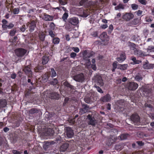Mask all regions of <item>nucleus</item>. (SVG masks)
<instances>
[{
	"label": "nucleus",
	"mask_w": 154,
	"mask_h": 154,
	"mask_svg": "<svg viewBox=\"0 0 154 154\" xmlns=\"http://www.w3.org/2000/svg\"><path fill=\"white\" fill-rule=\"evenodd\" d=\"M68 17V14L67 13L65 12L63 15L62 18L63 20L66 21Z\"/></svg>",
	"instance_id": "49530a36"
},
{
	"label": "nucleus",
	"mask_w": 154,
	"mask_h": 154,
	"mask_svg": "<svg viewBox=\"0 0 154 154\" xmlns=\"http://www.w3.org/2000/svg\"><path fill=\"white\" fill-rule=\"evenodd\" d=\"M72 50L76 53H78L79 51V48L77 47H72Z\"/></svg>",
	"instance_id": "69168bd1"
},
{
	"label": "nucleus",
	"mask_w": 154,
	"mask_h": 154,
	"mask_svg": "<svg viewBox=\"0 0 154 154\" xmlns=\"http://www.w3.org/2000/svg\"><path fill=\"white\" fill-rule=\"evenodd\" d=\"M48 126H39L38 127V129L40 132H42L45 135H52L54 133V130Z\"/></svg>",
	"instance_id": "f257e3e1"
},
{
	"label": "nucleus",
	"mask_w": 154,
	"mask_h": 154,
	"mask_svg": "<svg viewBox=\"0 0 154 154\" xmlns=\"http://www.w3.org/2000/svg\"><path fill=\"white\" fill-rule=\"evenodd\" d=\"M74 79L77 82H82L85 80V78L83 74L81 73L74 76Z\"/></svg>",
	"instance_id": "6e6552de"
},
{
	"label": "nucleus",
	"mask_w": 154,
	"mask_h": 154,
	"mask_svg": "<svg viewBox=\"0 0 154 154\" xmlns=\"http://www.w3.org/2000/svg\"><path fill=\"white\" fill-rule=\"evenodd\" d=\"M55 25L54 23L53 22H51L49 26L50 28L54 30L55 28Z\"/></svg>",
	"instance_id": "0e129e2a"
},
{
	"label": "nucleus",
	"mask_w": 154,
	"mask_h": 154,
	"mask_svg": "<svg viewBox=\"0 0 154 154\" xmlns=\"http://www.w3.org/2000/svg\"><path fill=\"white\" fill-rule=\"evenodd\" d=\"M40 109H37L36 108H33L29 110V113L30 114H37L40 111Z\"/></svg>",
	"instance_id": "f704fd0d"
},
{
	"label": "nucleus",
	"mask_w": 154,
	"mask_h": 154,
	"mask_svg": "<svg viewBox=\"0 0 154 154\" xmlns=\"http://www.w3.org/2000/svg\"><path fill=\"white\" fill-rule=\"evenodd\" d=\"M36 22L35 20H32L30 23H27V26H28L30 32H32L36 27Z\"/></svg>",
	"instance_id": "9b49d317"
},
{
	"label": "nucleus",
	"mask_w": 154,
	"mask_h": 154,
	"mask_svg": "<svg viewBox=\"0 0 154 154\" xmlns=\"http://www.w3.org/2000/svg\"><path fill=\"white\" fill-rule=\"evenodd\" d=\"M131 7L132 9L133 10H136L138 8V5L135 4H132L131 5Z\"/></svg>",
	"instance_id": "13d9d810"
},
{
	"label": "nucleus",
	"mask_w": 154,
	"mask_h": 154,
	"mask_svg": "<svg viewBox=\"0 0 154 154\" xmlns=\"http://www.w3.org/2000/svg\"><path fill=\"white\" fill-rule=\"evenodd\" d=\"M50 76V73H48V72L45 73L42 75L41 76L42 80L44 82H46L48 80Z\"/></svg>",
	"instance_id": "4be33fe9"
},
{
	"label": "nucleus",
	"mask_w": 154,
	"mask_h": 154,
	"mask_svg": "<svg viewBox=\"0 0 154 154\" xmlns=\"http://www.w3.org/2000/svg\"><path fill=\"white\" fill-rule=\"evenodd\" d=\"M140 19L138 18L134 19L130 22L128 24L129 26L136 25L138 24L140 22Z\"/></svg>",
	"instance_id": "b1692460"
},
{
	"label": "nucleus",
	"mask_w": 154,
	"mask_h": 154,
	"mask_svg": "<svg viewBox=\"0 0 154 154\" xmlns=\"http://www.w3.org/2000/svg\"><path fill=\"white\" fill-rule=\"evenodd\" d=\"M69 146V143H64L62 144L60 147V152H64L68 148Z\"/></svg>",
	"instance_id": "412c9836"
},
{
	"label": "nucleus",
	"mask_w": 154,
	"mask_h": 154,
	"mask_svg": "<svg viewBox=\"0 0 154 154\" xmlns=\"http://www.w3.org/2000/svg\"><path fill=\"white\" fill-rule=\"evenodd\" d=\"M114 140L112 138H109L106 142V145L108 146H110L114 142Z\"/></svg>",
	"instance_id": "4c0bfd02"
},
{
	"label": "nucleus",
	"mask_w": 154,
	"mask_h": 154,
	"mask_svg": "<svg viewBox=\"0 0 154 154\" xmlns=\"http://www.w3.org/2000/svg\"><path fill=\"white\" fill-rule=\"evenodd\" d=\"M125 5L119 3L117 6L115 7V9L119 11L121 10H124L125 8Z\"/></svg>",
	"instance_id": "cd10ccee"
},
{
	"label": "nucleus",
	"mask_w": 154,
	"mask_h": 154,
	"mask_svg": "<svg viewBox=\"0 0 154 154\" xmlns=\"http://www.w3.org/2000/svg\"><path fill=\"white\" fill-rule=\"evenodd\" d=\"M138 86V84L134 82H129L127 83V87L128 89L130 90L134 91Z\"/></svg>",
	"instance_id": "423d86ee"
},
{
	"label": "nucleus",
	"mask_w": 154,
	"mask_h": 154,
	"mask_svg": "<svg viewBox=\"0 0 154 154\" xmlns=\"http://www.w3.org/2000/svg\"><path fill=\"white\" fill-rule=\"evenodd\" d=\"M91 35L94 37H96L98 35V32L97 31L93 32L91 33Z\"/></svg>",
	"instance_id": "e2e57ef3"
},
{
	"label": "nucleus",
	"mask_w": 154,
	"mask_h": 154,
	"mask_svg": "<svg viewBox=\"0 0 154 154\" xmlns=\"http://www.w3.org/2000/svg\"><path fill=\"white\" fill-rule=\"evenodd\" d=\"M77 55L76 53L72 52L70 54V57L71 58L74 59Z\"/></svg>",
	"instance_id": "774afa93"
},
{
	"label": "nucleus",
	"mask_w": 154,
	"mask_h": 154,
	"mask_svg": "<svg viewBox=\"0 0 154 154\" xmlns=\"http://www.w3.org/2000/svg\"><path fill=\"white\" fill-rule=\"evenodd\" d=\"M16 32V29H13L11 30L10 32V35L11 36H14Z\"/></svg>",
	"instance_id": "5fc2aeb1"
},
{
	"label": "nucleus",
	"mask_w": 154,
	"mask_h": 154,
	"mask_svg": "<svg viewBox=\"0 0 154 154\" xmlns=\"http://www.w3.org/2000/svg\"><path fill=\"white\" fill-rule=\"evenodd\" d=\"M55 143V142L54 141L50 142L45 141L44 142L43 147L44 149L46 150L49 147H50L51 145H54Z\"/></svg>",
	"instance_id": "2eb2a0df"
},
{
	"label": "nucleus",
	"mask_w": 154,
	"mask_h": 154,
	"mask_svg": "<svg viewBox=\"0 0 154 154\" xmlns=\"http://www.w3.org/2000/svg\"><path fill=\"white\" fill-rule=\"evenodd\" d=\"M126 58L125 53L122 52L120 54L119 57L116 58V60L119 62L122 63L125 60Z\"/></svg>",
	"instance_id": "f3484780"
},
{
	"label": "nucleus",
	"mask_w": 154,
	"mask_h": 154,
	"mask_svg": "<svg viewBox=\"0 0 154 154\" xmlns=\"http://www.w3.org/2000/svg\"><path fill=\"white\" fill-rule=\"evenodd\" d=\"M49 60V58L48 56H44L42 58V63L43 65L46 64Z\"/></svg>",
	"instance_id": "2f4dec72"
},
{
	"label": "nucleus",
	"mask_w": 154,
	"mask_h": 154,
	"mask_svg": "<svg viewBox=\"0 0 154 154\" xmlns=\"http://www.w3.org/2000/svg\"><path fill=\"white\" fill-rule=\"evenodd\" d=\"M128 66V65L127 64H124L122 65L119 64H118V69L124 70L126 69Z\"/></svg>",
	"instance_id": "473e14b6"
},
{
	"label": "nucleus",
	"mask_w": 154,
	"mask_h": 154,
	"mask_svg": "<svg viewBox=\"0 0 154 154\" xmlns=\"http://www.w3.org/2000/svg\"><path fill=\"white\" fill-rule=\"evenodd\" d=\"M145 106L146 107H148L149 108L150 110L151 111H152L153 107L151 104H149V103H146L145 104Z\"/></svg>",
	"instance_id": "6e6d98bb"
},
{
	"label": "nucleus",
	"mask_w": 154,
	"mask_h": 154,
	"mask_svg": "<svg viewBox=\"0 0 154 154\" xmlns=\"http://www.w3.org/2000/svg\"><path fill=\"white\" fill-rule=\"evenodd\" d=\"M115 149L117 151H120L122 149V148L121 145L118 144L115 145Z\"/></svg>",
	"instance_id": "c03bdc74"
},
{
	"label": "nucleus",
	"mask_w": 154,
	"mask_h": 154,
	"mask_svg": "<svg viewBox=\"0 0 154 154\" xmlns=\"http://www.w3.org/2000/svg\"><path fill=\"white\" fill-rule=\"evenodd\" d=\"M63 85L71 89H72V86L67 81H65L63 83Z\"/></svg>",
	"instance_id": "603ef678"
},
{
	"label": "nucleus",
	"mask_w": 154,
	"mask_h": 154,
	"mask_svg": "<svg viewBox=\"0 0 154 154\" xmlns=\"http://www.w3.org/2000/svg\"><path fill=\"white\" fill-rule=\"evenodd\" d=\"M116 104L121 106H123L125 104V101L124 100L121 99L117 101Z\"/></svg>",
	"instance_id": "de8ad7c7"
},
{
	"label": "nucleus",
	"mask_w": 154,
	"mask_h": 154,
	"mask_svg": "<svg viewBox=\"0 0 154 154\" xmlns=\"http://www.w3.org/2000/svg\"><path fill=\"white\" fill-rule=\"evenodd\" d=\"M131 60L132 61H133V63H131V64H139V61L138 60H137L136 58L134 57H131Z\"/></svg>",
	"instance_id": "09e8293b"
},
{
	"label": "nucleus",
	"mask_w": 154,
	"mask_h": 154,
	"mask_svg": "<svg viewBox=\"0 0 154 154\" xmlns=\"http://www.w3.org/2000/svg\"><path fill=\"white\" fill-rule=\"evenodd\" d=\"M152 20V19L150 17L147 16L145 18V21L147 22H151Z\"/></svg>",
	"instance_id": "bf43d9fd"
},
{
	"label": "nucleus",
	"mask_w": 154,
	"mask_h": 154,
	"mask_svg": "<svg viewBox=\"0 0 154 154\" xmlns=\"http://www.w3.org/2000/svg\"><path fill=\"white\" fill-rule=\"evenodd\" d=\"M147 51L149 52H154V47L149 46L147 48Z\"/></svg>",
	"instance_id": "4d7b16f0"
},
{
	"label": "nucleus",
	"mask_w": 154,
	"mask_h": 154,
	"mask_svg": "<svg viewBox=\"0 0 154 154\" xmlns=\"http://www.w3.org/2000/svg\"><path fill=\"white\" fill-rule=\"evenodd\" d=\"M11 0H6L5 2V6L6 8H7L8 11L10 12V11H9V9L10 8V6L11 4Z\"/></svg>",
	"instance_id": "e433bc0d"
},
{
	"label": "nucleus",
	"mask_w": 154,
	"mask_h": 154,
	"mask_svg": "<svg viewBox=\"0 0 154 154\" xmlns=\"http://www.w3.org/2000/svg\"><path fill=\"white\" fill-rule=\"evenodd\" d=\"M23 71L25 74L28 76V77H30L32 75V72L31 71V68L29 66H27L23 69Z\"/></svg>",
	"instance_id": "9d476101"
},
{
	"label": "nucleus",
	"mask_w": 154,
	"mask_h": 154,
	"mask_svg": "<svg viewBox=\"0 0 154 154\" xmlns=\"http://www.w3.org/2000/svg\"><path fill=\"white\" fill-rule=\"evenodd\" d=\"M32 76L30 77H28V80H27V82L28 83L30 84L32 86V87L30 86L29 88L31 90L33 88H34V86H33L34 85V83H33V80L32 79Z\"/></svg>",
	"instance_id": "c9c22d12"
},
{
	"label": "nucleus",
	"mask_w": 154,
	"mask_h": 154,
	"mask_svg": "<svg viewBox=\"0 0 154 154\" xmlns=\"http://www.w3.org/2000/svg\"><path fill=\"white\" fill-rule=\"evenodd\" d=\"M52 43L54 45L58 44L60 41V39L58 37H54L53 38Z\"/></svg>",
	"instance_id": "ea45409f"
},
{
	"label": "nucleus",
	"mask_w": 154,
	"mask_h": 154,
	"mask_svg": "<svg viewBox=\"0 0 154 154\" xmlns=\"http://www.w3.org/2000/svg\"><path fill=\"white\" fill-rule=\"evenodd\" d=\"M58 80L57 79H54L50 82V84L52 85H55L58 84Z\"/></svg>",
	"instance_id": "79ce46f5"
},
{
	"label": "nucleus",
	"mask_w": 154,
	"mask_h": 154,
	"mask_svg": "<svg viewBox=\"0 0 154 154\" xmlns=\"http://www.w3.org/2000/svg\"><path fill=\"white\" fill-rule=\"evenodd\" d=\"M137 137L141 138H143L144 137H147V135L144 134V133L142 132L137 133Z\"/></svg>",
	"instance_id": "a18cd8bd"
},
{
	"label": "nucleus",
	"mask_w": 154,
	"mask_h": 154,
	"mask_svg": "<svg viewBox=\"0 0 154 154\" xmlns=\"http://www.w3.org/2000/svg\"><path fill=\"white\" fill-rule=\"evenodd\" d=\"M128 136L129 135L128 134H123L120 135L119 137L121 140H123L126 139Z\"/></svg>",
	"instance_id": "a19ab883"
},
{
	"label": "nucleus",
	"mask_w": 154,
	"mask_h": 154,
	"mask_svg": "<svg viewBox=\"0 0 154 154\" xmlns=\"http://www.w3.org/2000/svg\"><path fill=\"white\" fill-rule=\"evenodd\" d=\"M2 22V27L4 30H5L8 28L11 29L14 27V24L12 23H10L8 25H7L8 21L5 19H3Z\"/></svg>",
	"instance_id": "f03ea898"
},
{
	"label": "nucleus",
	"mask_w": 154,
	"mask_h": 154,
	"mask_svg": "<svg viewBox=\"0 0 154 154\" xmlns=\"http://www.w3.org/2000/svg\"><path fill=\"white\" fill-rule=\"evenodd\" d=\"M83 59L84 60L88 61L89 63H91V61L89 59V57H88V56L87 55V51L86 50H85L84 51L83 53Z\"/></svg>",
	"instance_id": "72a5a7b5"
},
{
	"label": "nucleus",
	"mask_w": 154,
	"mask_h": 154,
	"mask_svg": "<svg viewBox=\"0 0 154 154\" xmlns=\"http://www.w3.org/2000/svg\"><path fill=\"white\" fill-rule=\"evenodd\" d=\"M95 87L97 89V91L99 93H103V91L99 87L97 86V85L95 84Z\"/></svg>",
	"instance_id": "864d4df0"
},
{
	"label": "nucleus",
	"mask_w": 154,
	"mask_h": 154,
	"mask_svg": "<svg viewBox=\"0 0 154 154\" xmlns=\"http://www.w3.org/2000/svg\"><path fill=\"white\" fill-rule=\"evenodd\" d=\"M94 79L96 83V85L100 87L103 85L104 83L101 76L99 74H96L94 76Z\"/></svg>",
	"instance_id": "20e7f679"
},
{
	"label": "nucleus",
	"mask_w": 154,
	"mask_h": 154,
	"mask_svg": "<svg viewBox=\"0 0 154 154\" xmlns=\"http://www.w3.org/2000/svg\"><path fill=\"white\" fill-rule=\"evenodd\" d=\"M65 29L68 30L70 31L72 29L71 27L70 26V24H66L65 26Z\"/></svg>",
	"instance_id": "338daca9"
},
{
	"label": "nucleus",
	"mask_w": 154,
	"mask_h": 154,
	"mask_svg": "<svg viewBox=\"0 0 154 154\" xmlns=\"http://www.w3.org/2000/svg\"><path fill=\"white\" fill-rule=\"evenodd\" d=\"M50 94V97L52 99L58 100L60 97V94L55 92H52Z\"/></svg>",
	"instance_id": "6ab92c4d"
},
{
	"label": "nucleus",
	"mask_w": 154,
	"mask_h": 154,
	"mask_svg": "<svg viewBox=\"0 0 154 154\" xmlns=\"http://www.w3.org/2000/svg\"><path fill=\"white\" fill-rule=\"evenodd\" d=\"M111 100V97L109 94H107L106 95L100 98V101L103 102H109Z\"/></svg>",
	"instance_id": "a211bd4d"
},
{
	"label": "nucleus",
	"mask_w": 154,
	"mask_h": 154,
	"mask_svg": "<svg viewBox=\"0 0 154 154\" xmlns=\"http://www.w3.org/2000/svg\"><path fill=\"white\" fill-rule=\"evenodd\" d=\"M59 2L61 5H64L67 4L65 0H58Z\"/></svg>",
	"instance_id": "680f3d73"
},
{
	"label": "nucleus",
	"mask_w": 154,
	"mask_h": 154,
	"mask_svg": "<svg viewBox=\"0 0 154 154\" xmlns=\"http://www.w3.org/2000/svg\"><path fill=\"white\" fill-rule=\"evenodd\" d=\"M93 96H91L90 97L86 96L84 99L85 101L88 103H89L92 102H94V100H92V98Z\"/></svg>",
	"instance_id": "c85d7f7f"
},
{
	"label": "nucleus",
	"mask_w": 154,
	"mask_h": 154,
	"mask_svg": "<svg viewBox=\"0 0 154 154\" xmlns=\"http://www.w3.org/2000/svg\"><path fill=\"white\" fill-rule=\"evenodd\" d=\"M154 67V65L152 64H150L148 63V60L146 61L143 66V67L145 69H152Z\"/></svg>",
	"instance_id": "aec40b11"
},
{
	"label": "nucleus",
	"mask_w": 154,
	"mask_h": 154,
	"mask_svg": "<svg viewBox=\"0 0 154 154\" xmlns=\"http://www.w3.org/2000/svg\"><path fill=\"white\" fill-rule=\"evenodd\" d=\"M44 69V68L43 66H38L37 67H36V69H35V72H37L38 71H40Z\"/></svg>",
	"instance_id": "052dcab7"
},
{
	"label": "nucleus",
	"mask_w": 154,
	"mask_h": 154,
	"mask_svg": "<svg viewBox=\"0 0 154 154\" xmlns=\"http://www.w3.org/2000/svg\"><path fill=\"white\" fill-rule=\"evenodd\" d=\"M117 62L116 61L114 62L112 64V72H114L115 71V69L116 68L118 69V64H117Z\"/></svg>",
	"instance_id": "58836bf2"
},
{
	"label": "nucleus",
	"mask_w": 154,
	"mask_h": 154,
	"mask_svg": "<svg viewBox=\"0 0 154 154\" xmlns=\"http://www.w3.org/2000/svg\"><path fill=\"white\" fill-rule=\"evenodd\" d=\"M7 104V101L6 99H0V108L5 107Z\"/></svg>",
	"instance_id": "bb28decb"
},
{
	"label": "nucleus",
	"mask_w": 154,
	"mask_h": 154,
	"mask_svg": "<svg viewBox=\"0 0 154 154\" xmlns=\"http://www.w3.org/2000/svg\"><path fill=\"white\" fill-rule=\"evenodd\" d=\"M134 15L133 14L129 13H126L123 16L122 18L126 21H128L132 19Z\"/></svg>",
	"instance_id": "ddd939ff"
},
{
	"label": "nucleus",
	"mask_w": 154,
	"mask_h": 154,
	"mask_svg": "<svg viewBox=\"0 0 154 154\" xmlns=\"http://www.w3.org/2000/svg\"><path fill=\"white\" fill-rule=\"evenodd\" d=\"M51 71L50 72H48V73L50 74V76L53 78L55 77L57 75V73L55 71L54 69L53 68L50 69Z\"/></svg>",
	"instance_id": "c756f323"
},
{
	"label": "nucleus",
	"mask_w": 154,
	"mask_h": 154,
	"mask_svg": "<svg viewBox=\"0 0 154 154\" xmlns=\"http://www.w3.org/2000/svg\"><path fill=\"white\" fill-rule=\"evenodd\" d=\"M143 79V77L141 75H136L135 77V79L137 81L140 82Z\"/></svg>",
	"instance_id": "3c124183"
},
{
	"label": "nucleus",
	"mask_w": 154,
	"mask_h": 154,
	"mask_svg": "<svg viewBox=\"0 0 154 154\" xmlns=\"http://www.w3.org/2000/svg\"><path fill=\"white\" fill-rule=\"evenodd\" d=\"M65 130L66 131V135L68 138H72L74 135L73 130L70 127H68L65 128Z\"/></svg>",
	"instance_id": "f8f14e48"
},
{
	"label": "nucleus",
	"mask_w": 154,
	"mask_h": 154,
	"mask_svg": "<svg viewBox=\"0 0 154 154\" xmlns=\"http://www.w3.org/2000/svg\"><path fill=\"white\" fill-rule=\"evenodd\" d=\"M130 119L134 123L138 124L140 122V117L137 113L134 112L131 115Z\"/></svg>",
	"instance_id": "7ed1b4c3"
},
{
	"label": "nucleus",
	"mask_w": 154,
	"mask_h": 154,
	"mask_svg": "<svg viewBox=\"0 0 154 154\" xmlns=\"http://www.w3.org/2000/svg\"><path fill=\"white\" fill-rule=\"evenodd\" d=\"M44 20L46 21H52L53 20L54 17L52 16H51L45 14H44Z\"/></svg>",
	"instance_id": "393cba45"
},
{
	"label": "nucleus",
	"mask_w": 154,
	"mask_h": 154,
	"mask_svg": "<svg viewBox=\"0 0 154 154\" xmlns=\"http://www.w3.org/2000/svg\"><path fill=\"white\" fill-rule=\"evenodd\" d=\"M39 37L41 41H43L45 40V35L43 32L40 33L39 35Z\"/></svg>",
	"instance_id": "37998d69"
},
{
	"label": "nucleus",
	"mask_w": 154,
	"mask_h": 154,
	"mask_svg": "<svg viewBox=\"0 0 154 154\" xmlns=\"http://www.w3.org/2000/svg\"><path fill=\"white\" fill-rule=\"evenodd\" d=\"M20 12V8H16L13 9V13L14 14H18Z\"/></svg>",
	"instance_id": "8fccbe9b"
},
{
	"label": "nucleus",
	"mask_w": 154,
	"mask_h": 154,
	"mask_svg": "<svg viewBox=\"0 0 154 154\" xmlns=\"http://www.w3.org/2000/svg\"><path fill=\"white\" fill-rule=\"evenodd\" d=\"M82 108L79 109V113L82 115L87 112L89 110V106L86 104H82Z\"/></svg>",
	"instance_id": "1a4fd4ad"
},
{
	"label": "nucleus",
	"mask_w": 154,
	"mask_h": 154,
	"mask_svg": "<svg viewBox=\"0 0 154 154\" xmlns=\"http://www.w3.org/2000/svg\"><path fill=\"white\" fill-rule=\"evenodd\" d=\"M87 119L88 124L91 125H95L96 121L94 116L88 114L87 116Z\"/></svg>",
	"instance_id": "0eeeda50"
},
{
	"label": "nucleus",
	"mask_w": 154,
	"mask_h": 154,
	"mask_svg": "<svg viewBox=\"0 0 154 154\" xmlns=\"http://www.w3.org/2000/svg\"><path fill=\"white\" fill-rule=\"evenodd\" d=\"M100 37L101 40L103 41H108L109 38L106 32H103L100 35Z\"/></svg>",
	"instance_id": "5701e85b"
},
{
	"label": "nucleus",
	"mask_w": 154,
	"mask_h": 154,
	"mask_svg": "<svg viewBox=\"0 0 154 154\" xmlns=\"http://www.w3.org/2000/svg\"><path fill=\"white\" fill-rule=\"evenodd\" d=\"M128 45L131 50H133L134 51L135 50L137 49L136 48V45L133 43L129 42Z\"/></svg>",
	"instance_id": "a878e982"
},
{
	"label": "nucleus",
	"mask_w": 154,
	"mask_h": 154,
	"mask_svg": "<svg viewBox=\"0 0 154 154\" xmlns=\"http://www.w3.org/2000/svg\"><path fill=\"white\" fill-rule=\"evenodd\" d=\"M68 22L69 23L75 26L78 24L79 20L78 18L74 17L69 18Z\"/></svg>",
	"instance_id": "4468645a"
},
{
	"label": "nucleus",
	"mask_w": 154,
	"mask_h": 154,
	"mask_svg": "<svg viewBox=\"0 0 154 154\" xmlns=\"http://www.w3.org/2000/svg\"><path fill=\"white\" fill-rule=\"evenodd\" d=\"M81 11H82V12L80 14L81 16L85 17H88L89 15L88 10H84L83 9H82Z\"/></svg>",
	"instance_id": "7c9ffc66"
},
{
	"label": "nucleus",
	"mask_w": 154,
	"mask_h": 154,
	"mask_svg": "<svg viewBox=\"0 0 154 154\" xmlns=\"http://www.w3.org/2000/svg\"><path fill=\"white\" fill-rule=\"evenodd\" d=\"M27 50L23 48H18L15 50V53L18 57H22L26 53Z\"/></svg>",
	"instance_id": "39448f33"
},
{
	"label": "nucleus",
	"mask_w": 154,
	"mask_h": 154,
	"mask_svg": "<svg viewBox=\"0 0 154 154\" xmlns=\"http://www.w3.org/2000/svg\"><path fill=\"white\" fill-rule=\"evenodd\" d=\"M134 54L138 57H143L146 56L144 52L139 49H136L134 52Z\"/></svg>",
	"instance_id": "dca6fc26"
}]
</instances>
